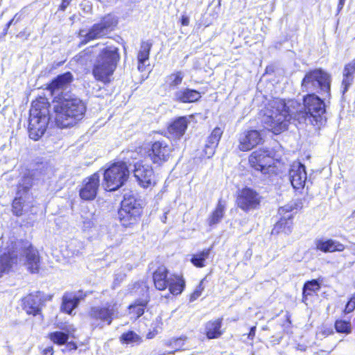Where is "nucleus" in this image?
Returning a JSON list of instances; mask_svg holds the SVG:
<instances>
[{
    "label": "nucleus",
    "mask_w": 355,
    "mask_h": 355,
    "mask_svg": "<svg viewBox=\"0 0 355 355\" xmlns=\"http://www.w3.org/2000/svg\"><path fill=\"white\" fill-rule=\"evenodd\" d=\"M321 98L314 93L303 96V104L294 99L285 100L275 98L270 101L262 116V122L266 128L275 134H279L287 129L291 119L300 124L311 125L320 128L325 120V100L327 96Z\"/></svg>",
    "instance_id": "1"
},
{
    "label": "nucleus",
    "mask_w": 355,
    "mask_h": 355,
    "mask_svg": "<svg viewBox=\"0 0 355 355\" xmlns=\"http://www.w3.org/2000/svg\"><path fill=\"white\" fill-rule=\"evenodd\" d=\"M53 103L55 121L61 128L75 125L85 116L86 105L75 94L65 92L61 96H55Z\"/></svg>",
    "instance_id": "2"
},
{
    "label": "nucleus",
    "mask_w": 355,
    "mask_h": 355,
    "mask_svg": "<svg viewBox=\"0 0 355 355\" xmlns=\"http://www.w3.org/2000/svg\"><path fill=\"white\" fill-rule=\"evenodd\" d=\"M49 104L45 98L32 103L30 110L28 132L31 139L37 141L45 132L49 121Z\"/></svg>",
    "instance_id": "3"
},
{
    "label": "nucleus",
    "mask_w": 355,
    "mask_h": 355,
    "mask_svg": "<svg viewBox=\"0 0 355 355\" xmlns=\"http://www.w3.org/2000/svg\"><path fill=\"white\" fill-rule=\"evenodd\" d=\"M119 58L118 48L115 46L103 48L92 70L94 78L104 83H109L110 77L114 71Z\"/></svg>",
    "instance_id": "4"
},
{
    "label": "nucleus",
    "mask_w": 355,
    "mask_h": 355,
    "mask_svg": "<svg viewBox=\"0 0 355 355\" xmlns=\"http://www.w3.org/2000/svg\"><path fill=\"white\" fill-rule=\"evenodd\" d=\"M301 89L307 94L318 93L330 98L331 76L321 69L311 70L303 78Z\"/></svg>",
    "instance_id": "5"
},
{
    "label": "nucleus",
    "mask_w": 355,
    "mask_h": 355,
    "mask_svg": "<svg viewBox=\"0 0 355 355\" xmlns=\"http://www.w3.org/2000/svg\"><path fill=\"white\" fill-rule=\"evenodd\" d=\"M142 213L141 200L132 196H125L118 212L121 225L125 227L136 224Z\"/></svg>",
    "instance_id": "6"
},
{
    "label": "nucleus",
    "mask_w": 355,
    "mask_h": 355,
    "mask_svg": "<svg viewBox=\"0 0 355 355\" xmlns=\"http://www.w3.org/2000/svg\"><path fill=\"white\" fill-rule=\"evenodd\" d=\"M128 176L129 170L125 162L114 163L103 173L105 189L116 191L123 185Z\"/></svg>",
    "instance_id": "7"
},
{
    "label": "nucleus",
    "mask_w": 355,
    "mask_h": 355,
    "mask_svg": "<svg viewBox=\"0 0 355 355\" xmlns=\"http://www.w3.org/2000/svg\"><path fill=\"white\" fill-rule=\"evenodd\" d=\"M89 315L93 327L103 328L105 324H111L113 319L118 317L119 307L115 303H107L103 306L92 307Z\"/></svg>",
    "instance_id": "8"
},
{
    "label": "nucleus",
    "mask_w": 355,
    "mask_h": 355,
    "mask_svg": "<svg viewBox=\"0 0 355 355\" xmlns=\"http://www.w3.org/2000/svg\"><path fill=\"white\" fill-rule=\"evenodd\" d=\"M116 24L117 20L114 16L111 15H106L100 23L94 24L85 34H84V31H80V35L84 37L81 41V44H85L90 40L102 37L112 31Z\"/></svg>",
    "instance_id": "9"
},
{
    "label": "nucleus",
    "mask_w": 355,
    "mask_h": 355,
    "mask_svg": "<svg viewBox=\"0 0 355 355\" xmlns=\"http://www.w3.org/2000/svg\"><path fill=\"white\" fill-rule=\"evenodd\" d=\"M262 197L255 190L245 187L238 192L236 203L239 208L245 212L257 209L261 204Z\"/></svg>",
    "instance_id": "10"
},
{
    "label": "nucleus",
    "mask_w": 355,
    "mask_h": 355,
    "mask_svg": "<svg viewBox=\"0 0 355 355\" xmlns=\"http://www.w3.org/2000/svg\"><path fill=\"white\" fill-rule=\"evenodd\" d=\"M249 163L255 170L263 174L270 173L273 171V159L268 150L259 149L254 151L249 157Z\"/></svg>",
    "instance_id": "11"
},
{
    "label": "nucleus",
    "mask_w": 355,
    "mask_h": 355,
    "mask_svg": "<svg viewBox=\"0 0 355 355\" xmlns=\"http://www.w3.org/2000/svg\"><path fill=\"white\" fill-rule=\"evenodd\" d=\"M133 174L138 184L143 188H148L155 184V173L151 166L137 162L134 164Z\"/></svg>",
    "instance_id": "12"
},
{
    "label": "nucleus",
    "mask_w": 355,
    "mask_h": 355,
    "mask_svg": "<svg viewBox=\"0 0 355 355\" xmlns=\"http://www.w3.org/2000/svg\"><path fill=\"white\" fill-rule=\"evenodd\" d=\"M295 209V205L288 204L278 209V214L281 217L276 223L272 233L275 231L277 233L283 232L286 234H289L291 232L293 214L291 212Z\"/></svg>",
    "instance_id": "13"
},
{
    "label": "nucleus",
    "mask_w": 355,
    "mask_h": 355,
    "mask_svg": "<svg viewBox=\"0 0 355 355\" xmlns=\"http://www.w3.org/2000/svg\"><path fill=\"white\" fill-rule=\"evenodd\" d=\"M172 151V147L165 141H157L152 144L149 155L154 164L162 165L169 159Z\"/></svg>",
    "instance_id": "14"
},
{
    "label": "nucleus",
    "mask_w": 355,
    "mask_h": 355,
    "mask_svg": "<svg viewBox=\"0 0 355 355\" xmlns=\"http://www.w3.org/2000/svg\"><path fill=\"white\" fill-rule=\"evenodd\" d=\"M100 184V175L98 173L92 174L83 181V185L79 191L81 199L84 200H92L97 194Z\"/></svg>",
    "instance_id": "15"
},
{
    "label": "nucleus",
    "mask_w": 355,
    "mask_h": 355,
    "mask_svg": "<svg viewBox=\"0 0 355 355\" xmlns=\"http://www.w3.org/2000/svg\"><path fill=\"white\" fill-rule=\"evenodd\" d=\"M73 80V76L71 72H66L58 76L52 80L48 87L51 95L55 101V96H61L62 94L65 93L63 92L66 89Z\"/></svg>",
    "instance_id": "16"
},
{
    "label": "nucleus",
    "mask_w": 355,
    "mask_h": 355,
    "mask_svg": "<svg viewBox=\"0 0 355 355\" xmlns=\"http://www.w3.org/2000/svg\"><path fill=\"white\" fill-rule=\"evenodd\" d=\"M306 178L304 165L297 162L291 166L289 171V179L294 189H298L303 188Z\"/></svg>",
    "instance_id": "17"
},
{
    "label": "nucleus",
    "mask_w": 355,
    "mask_h": 355,
    "mask_svg": "<svg viewBox=\"0 0 355 355\" xmlns=\"http://www.w3.org/2000/svg\"><path fill=\"white\" fill-rule=\"evenodd\" d=\"M24 248L25 264L31 272H37L40 266V257L37 250L28 243H25Z\"/></svg>",
    "instance_id": "18"
},
{
    "label": "nucleus",
    "mask_w": 355,
    "mask_h": 355,
    "mask_svg": "<svg viewBox=\"0 0 355 355\" xmlns=\"http://www.w3.org/2000/svg\"><path fill=\"white\" fill-rule=\"evenodd\" d=\"M22 301L23 309L28 314L36 315L40 313L42 302L40 292H37L35 294H30L25 297Z\"/></svg>",
    "instance_id": "19"
},
{
    "label": "nucleus",
    "mask_w": 355,
    "mask_h": 355,
    "mask_svg": "<svg viewBox=\"0 0 355 355\" xmlns=\"http://www.w3.org/2000/svg\"><path fill=\"white\" fill-rule=\"evenodd\" d=\"M223 132V131L220 128L216 127L207 137L203 150L205 155L207 158H210L214 155L215 150L218 145Z\"/></svg>",
    "instance_id": "20"
},
{
    "label": "nucleus",
    "mask_w": 355,
    "mask_h": 355,
    "mask_svg": "<svg viewBox=\"0 0 355 355\" xmlns=\"http://www.w3.org/2000/svg\"><path fill=\"white\" fill-rule=\"evenodd\" d=\"M261 138L257 130H250L240 137L239 148L242 151L250 150L259 144Z\"/></svg>",
    "instance_id": "21"
},
{
    "label": "nucleus",
    "mask_w": 355,
    "mask_h": 355,
    "mask_svg": "<svg viewBox=\"0 0 355 355\" xmlns=\"http://www.w3.org/2000/svg\"><path fill=\"white\" fill-rule=\"evenodd\" d=\"M200 98L201 94L198 91L189 88H182L174 93L173 99L183 103H191L198 101Z\"/></svg>",
    "instance_id": "22"
},
{
    "label": "nucleus",
    "mask_w": 355,
    "mask_h": 355,
    "mask_svg": "<svg viewBox=\"0 0 355 355\" xmlns=\"http://www.w3.org/2000/svg\"><path fill=\"white\" fill-rule=\"evenodd\" d=\"M188 121L186 117H179L168 127V133L172 139H180L187 128Z\"/></svg>",
    "instance_id": "23"
},
{
    "label": "nucleus",
    "mask_w": 355,
    "mask_h": 355,
    "mask_svg": "<svg viewBox=\"0 0 355 355\" xmlns=\"http://www.w3.org/2000/svg\"><path fill=\"white\" fill-rule=\"evenodd\" d=\"M315 244L316 249L323 252H342L345 250L343 244L333 239H316Z\"/></svg>",
    "instance_id": "24"
},
{
    "label": "nucleus",
    "mask_w": 355,
    "mask_h": 355,
    "mask_svg": "<svg viewBox=\"0 0 355 355\" xmlns=\"http://www.w3.org/2000/svg\"><path fill=\"white\" fill-rule=\"evenodd\" d=\"M168 270L165 266H159L153 272V282L155 288L159 291H164L168 288L169 277Z\"/></svg>",
    "instance_id": "25"
},
{
    "label": "nucleus",
    "mask_w": 355,
    "mask_h": 355,
    "mask_svg": "<svg viewBox=\"0 0 355 355\" xmlns=\"http://www.w3.org/2000/svg\"><path fill=\"white\" fill-rule=\"evenodd\" d=\"M226 209L225 201L220 199L217 203L215 209L213 211L211 214L209 216L207 221L209 226L215 225L219 223L224 216Z\"/></svg>",
    "instance_id": "26"
},
{
    "label": "nucleus",
    "mask_w": 355,
    "mask_h": 355,
    "mask_svg": "<svg viewBox=\"0 0 355 355\" xmlns=\"http://www.w3.org/2000/svg\"><path fill=\"white\" fill-rule=\"evenodd\" d=\"M152 46L153 43L149 40L143 41L141 43L140 50L137 55L139 62L138 69L139 71H144V66L145 62L149 59L150 51L151 50Z\"/></svg>",
    "instance_id": "27"
},
{
    "label": "nucleus",
    "mask_w": 355,
    "mask_h": 355,
    "mask_svg": "<svg viewBox=\"0 0 355 355\" xmlns=\"http://www.w3.org/2000/svg\"><path fill=\"white\" fill-rule=\"evenodd\" d=\"M355 73V59L346 64L343 70V79L342 85L343 86V94L346 92L349 87L353 82V75Z\"/></svg>",
    "instance_id": "28"
},
{
    "label": "nucleus",
    "mask_w": 355,
    "mask_h": 355,
    "mask_svg": "<svg viewBox=\"0 0 355 355\" xmlns=\"http://www.w3.org/2000/svg\"><path fill=\"white\" fill-rule=\"evenodd\" d=\"M184 286L185 282L182 277L176 275H171L169 276L168 288L171 293L173 295H179L182 292Z\"/></svg>",
    "instance_id": "29"
},
{
    "label": "nucleus",
    "mask_w": 355,
    "mask_h": 355,
    "mask_svg": "<svg viewBox=\"0 0 355 355\" xmlns=\"http://www.w3.org/2000/svg\"><path fill=\"white\" fill-rule=\"evenodd\" d=\"M221 325V318L208 322L205 327L206 335L208 338L213 339L219 337L222 334Z\"/></svg>",
    "instance_id": "30"
},
{
    "label": "nucleus",
    "mask_w": 355,
    "mask_h": 355,
    "mask_svg": "<svg viewBox=\"0 0 355 355\" xmlns=\"http://www.w3.org/2000/svg\"><path fill=\"white\" fill-rule=\"evenodd\" d=\"M16 261V258L10 254L9 251H0V277L8 270Z\"/></svg>",
    "instance_id": "31"
},
{
    "label": "nucleus",
    "mask_w": 355,
    "mask_h": 355,
    "mask_svg": "<svg viewBox=\"0 0 355 355\" xmlns=\"http://www.w3.org/2000/svg\"><path fill=\"white\" fill-rule=\"evenodd\" d=\"M16 261V258L10 254L9 251H0V277L8 270Z\"/></svg>",
    "instance_id": "32"
},
{
    "label": "nucleus",
    "mask_w": 355,
    "mask_h": 355,
    "mask_svg": "<svg viewBox=\"0 0 355 355\" xmlns=\"http://www.w3.org/2000/svg\"><path fill=\"white\" fill-rule=\"evenodd\" d=\"M16 261V258L10 254L9 251H0V277L8 270Z\"/></svg>",
    "instance_id": "33"
},
{
    "label": "nucleus",
    "mask_w": 355,
    "mask_h": 355,
    "mask_svg": "<svg viewBox=\"0 0 355 355\" xmlns=\"http://www.w3.org/2000/svg\"><path fill=\"white\" fill-rule=\"evenodd\" d=\"M78 304V297L71 294H67L63 296L61 309L63 311L70 314Z\"/></svg>",
    "instance_id": "34"
},
{
    "label": "nucleus",
    "mask_w": 355,
    "mask_h": 355,
    "mask_svg": "<svg viewBox=\"0 0 355 355\" xmlns=\"http://www.w3.org/2000/svg\"><path fill=\"white\" fill-rule=\"evenodd\" d=\"M211 251V248L205 249L192 256L191 262L196 267L202 268L205 266V261L209 257Z\"/></svg>",
    "instance_id": "35"
},
{
    "label": "nucleus",
    "mask_w": 355,
    "mask_h": 355,
    "mask_svg": "<svg viewBox=\"0 0 355 355\" xmlns=\"http://www.w3.org/2000/svg\"><path fill=\"white\" fill-rule=\"evenodd\" d=\"M148 302V300H137L135 304H130L128 307L130 313H135L136 318L141 316L144 313L145 307Z\"/></svg>",
    "instance_id": "36"
},
{
    "label": "nucleus",
    "mask_w": 355,
    "mask_h": 355,
    "mask_svg": "<svg viewBox=\"0 0 355 355\" xmlns=\"http://www.w3.org/2000/svg\"><path fill=\"white\" fill-rule=\"evenodd\" d=\"M33 186V178L31 176H24L19 182L17 187V195H24Z\"/></svg>",
    "instance_id": "37"
},
{
    "label": "nucleus",
    "mask_w": 355,
    "mask_h": 355,
    "mask_svg": "<svg viewBox=\"0 0 355 355\" xmlns=\"http://www.w3.org/2000/svg\"><path fill=\"white\" fill-rule=\"evenodd\" d=\"M120 340L123 344L139 343L141 342V338L135 332L129 331L121 336Z\"/></svg>",
    "instance_id": "38"
},
{
    "label": "nucleus",
    "mask_w": 355,
    "mask_h": 355,
    "mask_svg": "<svg viewBox=\"0 0 355 355\" xmlns=\"http://www.w3.org/2000/svg\"><path fill=\"white\" fill-rule=\"evenodd\" d=\"M334 326L338 333L349 334L352 332V324L349 321L337 320Z\"/></svg>",
    "instance_id": "39"
},
{
    "label": "nucleus",
    "mask_w": 355,
    "mask_h": 355,
    "mask_svg": "<svg viewBox=\"0 0 355 355\" xmlns=\"http://www.w3.org/2000/svg\"><path fill=\"white\" fill-rule=\"evenodd\" d=\"M184 78L182 71H176L167 76V83L169 87H178L180 85Z\"/></svg>",
    "instance_id": "40"
},
{
    "label": "nucleus",
    "mask_w": 355,
    "mask_h": 355,
    "mask_svg": "<svg viewBox=\"0 0 355 355\" xmlns=\"http://www.w3.org/2000/svg\"><path fill=\"white\" fill-rule=\"evenodd\" d=\"M49 338L55 344L64 345L67 342L69 336L65 333L55 331L49 334Z\"/></svg>",
    "instance_id": "41"
},
{
    "label": "nucleus",
    "mask_w": 355,
    "mask_h": 355,
    "mask_svg": "<svg viewBox=\"0 0 355 355\" xmlns=\"http://www.w3.org/2000/svg\"><path fill=\"white\" fill-rule=\"evenodd\" d=\"M320 286L317 280L313 279L307 282L304 284L303 287V295L306 296L311 294V292L318 291Z\"/></svg>",
    "instance_id": "42"
},
{
    "label": "nucleus",
    "mask_w": 355,
    "mask_h": 355,
    "mask_svg": "<svg viewBox=\"0 0 355 355\" xmlns=\"http://www.w3.org/2000/svg\"><path fill=\"white\" fill-rule=\"evenodd\" d=\"M12 202V211L16 216H21L22 214V206L21 203V198L22 195H17Z\"/></svg>",
    "instance_id": "43"
},
{
    "label": "nucleus",
    "mask_w": 355,
    "mask_h": 355,
    "mask_svg": "<svg viewBox=\"0 0 355 355\" xmlns=\"http://www.w3.org/2000/svg\"><path fill=\"white\" fill-rule=\"evenodd\" d=\"M83 227L85 229L92 228L95 224V219L94 214H91L89 217H85L82 215Z\"/></svg>",
    "instance_id": "44"
},
{
    "label": "nucleus",
    "mask_w": 355,
    "mask_h": 355,
    "mask_svg": "<svg viewBox=\"0 0 355 355\" xmlns=\"http://www.w3.org/2000/svg\"><path fill=\"white\" fill-rule=\"evenodd\" d=\"M355 309V294H354L347 302L343 311L345 314H348L354 311Z\"/></svg>",
    "instance_id": "45"
},
{
    "label": "nucleus",
    "mask_w": 355,
    "mask_h": 355,
    "mask_svg": "<svg viewBox=\"0 0 355 355\" xmlns=\"http://www.w3.org/2000/svg\"><path fill=\"white\" fill-rule=\"evenodd\" d=\"M202 284H203V281L202 280L199 283L198 286L196 287V288L193 291V293L191 295L190 301H194L201 295V294L204 290V286H203Z\"/></svg>",
    "instance_id": "46"
},
{
    "label": "nucleus",
    "mask_w": 355,
    "mask_h": 355,
    "mask_svg": "<svg viewBox=\"0 0 355 355\" xmlns=\"http://www.w3.org/2000/svg\"><path fill=\"white\" fill-rule=\"evenodd\" d=\"M16 17H17V15H15L14 16V17L6 24V25L5 28H3V32H2V35L3 36H5L8 33V31L10 28V26L12 24H14L15 22L17 23L19 21L18 19L15 21Z\"/></svg>",
    "instance_id": "47"
},
{
    "label": "nucleus",
    "mask_w": 355,
    "mask_h": 355,
    "mask_svg": "<svg viewBox=\"0 0 355 355\" xmlns=\"http://www.w3.org/2000/svg\"><path fill=\"white\" fill-rule=\"evenodd\" d=\"M184 340L182 338H177L173 342V345L176 348V350L180 349L182 347Z\"/></svg>",
    "instance_id": "48"
},
{
    "label": "nucleus",
    "mask_w": 355,
    "mask_h": 355,
    "mask_svg": "<svg viewBox=\"0 0 355 355\" xmlns=\"http://www.w3.org/2000/svg\"><path fill=\"white\" fill-rule=\"evenodd\" d=\"M53 347H48L45 348L42 352V355H53Z\"/></svg>",
    "instance_id": "49"
},
{
    "label": "nucleus",
    "mask_w": 355,
    "mask_h": 355,
    "mask_svg": "<svg viewBox=\"0 0 355 355\" xmlns=\"http://www.w3.org/2000/svg\"><path fill=\"white\" fill-rule=\"evenodd\" d=\"M181 24L182 26H188L189 24V18L187 16H182Z\"/></svg>",
    "instance_id": "50"
},
{
    "label": "nucleus",
    "mask_w": 355,
    "mask_h": 355,
    "mask_svg": "<svg viewBox=\"0 0 355 355\" xmlns=\"http://www.w3.org/2000/svg\"><path fill=\"white\" fill-rule=\"evenodd\" d=\"M255 331H256V327H252L250 328V331L248 334V338H250V340H252L254 337Z\"/></svg>",
    "instance_id": "51"
},
{
    "label": "nucleus",
    "mask_w": 355,
    "mask_h": 355,
    "mask_svg": "<svg viewBox=\"0 0 355 355\" xmlns=\"http://www.w3.org/2000/svg\"><path fill=\"white\" fill-rule=\"evenodd\" d=\"M69 5V3L68 2H65L62 0V2L60 6V9L61 10H65V9L67 8V7Z\"/></svg>",
    "instance_id": "52"
},
{
    "label": "nucleus",
    "mask_w": 355,
    "mask_h": 355,
    "mask_svg": "<svg viewBox=\"0 0 355 355\" xmlns=\"http://www.w3.org/2000/svg\"><path fill=\"white\" fill-rule=\"evenodd\" d=\"M128 156L125 157V159H128L129 158H134L136 159V157H135V155L136 154L135 152L132 151H128L127 152Z\"/></svg>",
    "instance_id": "53"
},
{
    "label": "nucleus",
    "mask_w": 355,
    "mask_h": 355,
    "mask_svg": "<svg viewBox=\"0 0 355 355\" xmlns=\"http://www.w3.org/2000/svg\"><path fill=\"white\" fill-rule=\"evenodd\" d=\"M345 0H339V3L338 5V12L342 10L343 6L345 4Z\"/></svg>",
    "instance_id": "54"
},
{
    "label": "nucleus",
    "mask_w": 355,
    "mask_h": 355,
    "mask_svg": "<svg viewBox=\"0 0 355 355\" xmlns=\"http://www.w3.org/2000/svg\"><path fill=\"white\" fill-rule=\"evenodd\" d=\"M63 1H65V2H68L69 3H70V2H71V0H63Z\"/></svg>",
    "instance_id": "55"
}]
</instances>
